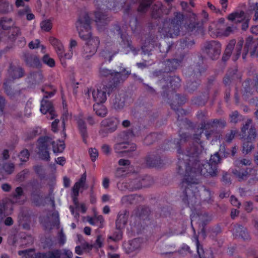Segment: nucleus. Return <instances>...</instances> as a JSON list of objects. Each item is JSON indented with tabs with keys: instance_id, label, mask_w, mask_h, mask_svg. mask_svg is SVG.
Returning a JSON list of instances; mask_svg holds the SVG:
<instances>
[{
	"instance_id": "6e6552de",
	"label": "nucleus",
	"mask_w": 258,
	"mask_h": 258,
	"mask_svg": "<svg viewBox=\"0 0 258 258\" xmlns=\"http://www.w3.org/2000/svg\"><path fill=\"white\" fill-rule=\"evenodd\" d=\"M202 50L210 59L217 60L221 54V44L218 41H208L204 43Z\"/></svg>"
},
{
	"instance_id": "338daca9",
	"label": "nucleus",
	"mask_w": 258,
	"mask_h": 258,
	"mask_svg": "<svg viewBox=\"0 0 258 258\" xmlns=\"http://www.w3.org/2000/svg\"><path fill=\"white\" fill-rule=\"evenodd\" d=\"M232 79V76L230 74H226L223 78V83L225 85H229Z\"/></svg>"
},
{
	"instance_id": "864d4df0",
	"label": "nucleus",
	"mask_w": 258,
	"mask_h": 258,
	"mask_svg": "<svg viewBox=\"0 0 258 258\" xmlns=\"http://www.w3.org/2000/svg\"><path fill=\"white\" fill-rule=\"evenodd\" d=\"M251 161L247 159H236L234 162V165L236 167H239L241 165H250Z\"/></svg>"
},
{
	"instance_id": "f03ea898",
	"label": "nucleus",
	"mask_w": 258,
	"mask_h": 258,
	"mask_svg": "<svg viewBox=\"0 0 258 258\" xmlns=\"http://www.w3.org/2000/svg\"><path fill=\"white\" fill-rule=\"evenodd\" d=\"M91 19L88 14L83 12L79 16L76 23V28L80 38L83 40H88L83 47L84 57L89 59L96 52L100 41L98 37L90 38Z\"/></svg>"
},
{
	"instance_id": "69168bd1",
	"label": "nucleus",
	"mask_w": 258,
	"mask_h": 258,
	"mask_svg": "<svg viewBox=\"0 0 258 258\" xmlns=\"http://www.w3.org/2000/svg\"><path fill=\"white\" fill-rule=\"evenodd\" d=\"M40 43V41L38 39H36L35 40V41H31L29 43V47L30 48V49H35V48H38L39 47V44Z\"/></svg>"
},
{
	"instance_id": "37998d69",
	"label": "nucleus",
	"mask_w": 258,
	"mask_h": 258,
	"mask_svg": "<svg viewBox=\"0 0 258 258\" xmlns=\"http://www.w3.org/2000/svg\"><path fill=\"white\" fill-rule=\"evenodd\" d=\"M173 47V45L166 42H164L162 44H160L159 46V49L160 51L163 53V56H165L167 53Z\"/></svg>"
},
{
	"instance_id": "bb28decb",
	"label": "nucleus",
	"mask_w": 258,
	"mask_h": 258,
	"mask_svg": "<svg viewBox=\"0 0 258 258\" xmlns=\"http://www.w3.org/2000/svg\"><path fill=\"white\" fill-rule=\"evenodd\" d=\"M129 212L126 210L120 212L116 220V226L117 229L123 227L127 223Z\"/></svg>"
},
{
	"instance_id": "e433bc0d",
	"label": "nucleus",
	"mask_w": 258,
	"mask_h": 258,
	"mask_svg": "<svg viewBox=\"0 0 258 258\" xmlns=\"http://www.w3.org/2000/svg\"><path fill=\"white\" fill-rule=\"evenodd\" d=\"M3 170L7 174H12L15 170V165L12 162H5L3 164L0 163V170Z\"/></svg>"
},
{
	"instance_id": "c9c22d12",
	"label": "nucleus",
	"mask_w": 258,
	"mask_h": 258,
	"mask_svg": "<svg viewBox=\"0 0 258 258\" xmlns=\"http://www.w3.org/2000/svg\"><path fill=\"white\" fill-rule=\"evenodd\" d=\"M101 103H96L93 105V109L95 111L97 115L100 117L105 116L107 113V110L106 107L101 104Z\"/></svg>"
},
{
	"instance_id": "58836bf2",
	"label": "nucleus",
	"mask_w": 258,
	"mask_h": 258,
	"mask_svg": "<svg viewBox=\"0 0 258 258\" xmlns=\"http://www.w3.org/2000/svg\"><path fill=\"white\" fill-rule=\"evenodd\" d=\"M168 81H169L171 87L173 90H175L180 86V79L178 76H170L168 78Z\"/></svg>"
},
{
	"instance_id": "473e14b6",
	"label": "nucleus",
	"mask_w": 258,
	"mask_h": 258,
	"mask_svg": "<svg viewBox=\"0 0 258 258\" xmlns=\"http://www.w3.org/2000/svg\"><path fill=\"white\" fill-rule=\"evenodd\" d=\"M78 126L80 133L83 138V141L86 142V139L87 137V127L85 121L81 118L77 120Z\"/></svg>"
},
{
	"instance_id": "a19ab883",
	"label": "nucleus",
	"mask_w": 258,
	"mask_h": 258,
	"mask_svg": "<svg viewBox=\"0 0 258 258\" xmlns=\"http://www.w3.org/2000/svg\"><path fill=\"white\" fill-rule=\"evenodd\" d=\"M13 10V6L10 5L7 1H5L0 4V12L6 14L11 12Z\"/></svg>"
},
{
	"instance_id": "2eb2a0df",
	"label": "nucleus",
	"mask_w": 258,
	"mask_h": 258,
	"mask_svg": "<svg viewBox=\"0 0 258 258\" xmlns=\"http://www.w3.org/2000/svg\"><path fill=\"white\" fill-rule=\"evenodd\" d=\"M42 91L45 92V94L41 101L40 111L42 113L46 114L48 111L53 110L54 109L52 103L45 98L53 96L54 94V92H45L43 88L42 89Z\"/></svg>"
},
{
	"instance_id": "20e7f679",
	"label": "nucleus",
	"mask_w": 258,
	"mask_h": 258,
	"mask_svg": "<svg viewBox=\"0 0 258 258\" xmlns=\"http://www.w3.org/2000/svg\"><path fill=\"white\" fill-rule=\"evenodd\" d=\"M131 74V71L126 68L120 67L119 71L109 70L102 64L99 69V76L101 78L109 77V80L107 84L110 86L117 87L120 84L128 77Z\"/></svg>"
},
{
	"instance_id": "a18cd8bd",
	"label": "nucleus",
	"mask_w": 258,
	"mask_h": 258,
	"mask_svg": "<svg viewBox=\"0 0 258 258\" xmlns=\"http://www.w3.org/2000/svg\"><path fill=\"white\" fill-rule=\"evenodd\" d=\"M257 135L255 128L254 126H251L246 140L248 141H254Z\"/></svg>"
},
{
	"instance_id": "412c9836",
	"label": "nucleus",
	"mask_w": 258,
	"mask_h": 258,
	"mask_svg": "<svg viewBox=\"0 0 258 258\" xmlns=\"http://www.w3.org/2000/svg\"><path fill=\"white\" fill-rule=\"evenodd\" d=\"M131 134L129 132H122L118 134L115 137V144L114 145L113 149L119 148L121 145L123 144L129 142L130 136Z\"/></svg>"
},
{
	"instance_id": "2f4dec72",
	"label": "nucleus",
	"mask_w": 258,
	"mask_h": 258,
	"mask_svg": "<svg viewBox=\"0 0 258 258\" xmlns=\"http://www.w3.org/2000/svg\"><path fill=\"white\" fill-rule=\"evenodd\" d=\"M86 180V173L85 172L83 173L79 181L77 182L73 187V192L74 195L75 197H78L79 195V191L81 187H84Z\"/></svg>"
},
{
	"instance_id": "9b49d317",
	"label": "nucleus",
	"mask_w": 258,
	"mask_h": 258,
	"mask_svg": "<svg viewBox=\"0 0 258 258\" xmlns=\"http://www.w3.org/2000/svg\"><path fill=\"white\" fill-rule=\"evenodd\" d=\"M153 179L150 176H146L143 178L139 177L131 181V185L133 189L147 187L153 183Z\"/></svg>"
},
{
	"instance_id": "4d7b16f0",
	"label": "nucleus",
	"mask_w": 258,
	"mask_h": 258,
	"mask_svg": "<svg viewBox=\"0 0 258 258\" xmlns=\"http://www.w3.org/2000/svg\"><path fill=\"white\" fill-rule=\"evenodd\" d=\"M238 133L237 130H231L225 135V141L228 143H230L234 139L235 135Z\"/></svg>"
},
{
	"instance_id": "09e8293b",
	"label": "nucleus",
	"mask_w": 258,
	"mask_h": 258,
	"mask_svg": "<svg viewBox=\"0 0 258 258\" xmlns=\"http://www.w3.org/2000/svg\"><path fill=\"white\" fill-rule=\"evenodd\" d=\"M157 138V134L152 133L146 137L144 140V143L147 145H149L153 143Z\"/></svg>"
},
{
	"instance_id": "79ce46f5",
	"label": "nucleus",
	"mask_w": 258,
	"mask_h": 258,
	"mask_svg": "<svg viewBox=\"0 0 258 258\" xmlns=\"http://www.w3.org/2000/svg\"><path fill=\"white\" fill-rule=\"evenodd\" d=\"M24 191L23 188L19 186L17 187L14 192L12 194V202L16 203L17 201L20 199V197L23 195Z\"/></svg>"
},
{
	"instance_id": "423d86ee",
	"label": "nucleus",
	"mask_w": 258,
	"mask_h": 258,
	"mask_svg": "<svg viewBox=\"0 0 258 258\" xmlns=\"http://www.w3.org/2000/svg\"><path fill=\"white\" fill-rule=\"evenodd\" d=\"M183 20V15L180 12L174 13V18L165 21L163 27L160 30L165 37L174 38L179 35L180 28Z\"/></svg>"
},
{
	"instance_id": "3c124183",
	"label": "nucleus",
	"mask_w": 258,
	"mask_h": 258,
	"mask_svg": "<svg viewBox=\"0 0 258 258\" xmlns=\"http://www.w3.org/2000/svg\"><path fill=\"white\" fill-rule=\"evenodd\" d=\"M252 141H248L246 140L243 144V151L245 153L247 154L251 151V150L254 148V146L252 144Z\"/></svg>"
},
{
	"instance_id": "680f3d73",
	"label": "nucleus",
	"mask_w": 258,
	"mask_h": 258,
	"mask_svg": "<svg viewBox=\"0 0 258 258\" xmlns=\"http://www.w3.org/2000/svg\"><path fill=\"white\" fill-rule=\"evenodd\" d=\"M109 238L114 241H118L122 238V233L120 230H118L114 232L113 235L110 236Z\"/></svg>"
},
{
	"instance_id": "052dcab7",
	"label": "nucleus",
	"mask_w": 258,
	"mask_h": 258,
	"mask_svg": "<svg viewBox=\"0 0 258 258\" xmlns=\"http://www.w3.org/2000/svg\"><path fill=\"white\" fill-rule=\"evenodd\" d=\"M181 43L183 44L182 46L187 47V48L191 47L195 43L193 39L190 40L187 38L183 39Z\"/></svg>"
},
{
	"instance_id": "1a4fd4ad",
	"label": "nucleus",
	"mask_w": 258,
	"mask_h": 258,
	"mask_svg": "<svg viewBox=\"0 0 258 258\" xmlns=\"http://www.w3.org/2000/svg\"><path fill=\"white\" fill-rule=\"evenodd\" d=\"M243 42L244 41L243 40H239L234 48V46L236 44V41L234 39L230 40L225 48L222 56V60L225 61L228 60L231 56L234 49V51L233 52V59L234 61L236 60L239 58L241 54Z\"/></svg>"
},
{
	"instance_id": "5701e85b",
	"label": "nucleus",
	"mask_w": 258,
	"mask_h": 258,
	"mask_svg": "<svg viewBox=\"0 0 258 258\" xmlns=\"http://www.w3.org/2000/svg\"><path fill=\"white\" fill-rule=\"evenodd\" d=\"M146 163L149 167H157L161 164V157L159 155L151 153L146 157Z\"/></svg>"
},
{
	"instance_id": "7c9ffc66",
	"label": "nucleus",
	"mask_w": 258,
	"mask_h": 258,
	"mask_svg": "<svg viewBox=\"0 0 258 258\" xmlns=\"http://www.w3.org/2000/svg\"><path fill=\"white\" fill-rule=\"evenodd\" d=\"M219 126L220 127H224L226 126V122L225 120L221 119H215L208 121L207 123H204L202 124V127L203 129H207L208 126Z\"/></svg>"
},
{
	"instance_id": "b1692460",
	"label": "nucleus",
	"mask_w": 258,
	"mask_h": 258,
	"mask_svg": "<svg viewBox=\"0 0 258 258\" xmlns=\"http://www.w3.org/2000/svg\"><path fill=\"white\" fill-rule=\"evenodd\" d=\"M233 235L236 237H240L244 240L249 239V235L247 233L246 228L240 225H235L232 229Z\"/></svg>"
},
{
	"instance_id": "ea45409f",
	"label": "nucleus",
	"mask_w": 258,
	"mask_h": 258,
	"mask_svg": "<svg viewBox=\"0 0 258 258\" xmlns=\"http://www.w3.org/2000/svg\"><path fill=\"white\" fill-rule=\"evenodd\" d=\"M60 251L56 250L54 251H49L47 253H42L40 256V258H60Z\"/></svg>"
},
{
	"instance_id": "6e6d98bb",
	"label": "nucleus",
	"mask_w": 258,
	"mask_h": 258,
	"mask_svg": "<svg viewBox=\"0 0 258 258\" xmlns=\"http://www.w3.org/2000/svg\"><path fill=\"white\" fill-rule=\"evenodd\" d=\"M202 25L203 24L200 22H191L188 25V29L190 31L198 30L202 27Z\"/></svg>"
},
{
	"instance_id": "7ed1b4c3",
	"label": "nucleus",
	"mask_w": 258,
	"mask_h": 258,
	"mask_svg": "<svg viewBox=\"0 0 258 258\" xmlns=\"http://www.w3.org/2000/svg\"><path fill=\"white\" fill-rule=\"evenodd\" d=\"M190 138V136L186 133H182L179 135V139H175L174 143L176 145L178 154L177 163V172H182V169H187L188 165L192 163L196 165L198 154H200L198 147L194 145H189L184 151L182 150V146Z\"/></svg>"
},
{
	"instance_id": "e2e57ef3",
	"label": "nucleus",
	"mask_w": 258,
	"mask_h": 258,
	"mask_svg": "<svg viewBox=\"0 0 258 258\" xmlns=\"http://www.w3.org/2000/svg\"><path fill=\"white\" fill-rule=\"evenodd\" d=\"M230 122L236 123L239 120V113L237 111H234L229 115Z\"/></svg>"
},
{
	"instance_id": "4c0bfd02",
	"label": "nucleus",
	"mask_w": 258,
	"mask_h": 258,
	"mask_svg": "<svg viewBox=\"0 0 258 258\" xmlns=\"http://www.w3.org/2000/svg\"><path fill=\"white\" fill-rule=\"evenodd\" d=\"M153 0H142L138 8V11L140 13H146L153 3Z\"/></svg>"
},
{
	"instance_id": "dca6fc26",
	"label": "nucleus",
	"mask_w": 258,
	"mask_h": 258,
	"mask_svg": "<svg viewBox=\"0 0 258 258\" xmlns=\"http://www.w3.org/2000/svg\"><path fill=\"white\" fill-rule=\"evenodd\" d=\"M119 51L118 48H115V44L107 45L100 53V57L104 59L105 61H110L112 57L117 54Z\"/></svg>"
},
{
	"instance_id": "aec40b11",
	"label": "nucleus",
	"mask_w": 258,
	"mask_h": 258,
	"mask_svg": "<svg viewBox=\"0 0 258 258\" xmlns=\"http://www.w3.org/2000/svg\"><path fill=\"white\" fill-rule=\"evenodd\" d=\"M22 58L26 64L28 66L37 67L40 64L39 59L37 56L27 52H25L23 53Z\"/></svg>"
},
{
	"instance_id": "9d476101",
	"label": "nucleus",
	"mask_w": 258,
	"mask_h": 258,
	"mask_svg": "<svg viewBox=\"0 0 258 258\" xmlns=\"http://www.w3.org/2000/svg\"><path fill=\"white\" fill-rule=\"evenodd\" d=\"M118 123V120L115 117L107 118L102 120L101 122L102 128L99 132V135L103 137H106L108 133L116 131Z\"/></svg>"
},
{
	"instance_id": "6ab92c4d",
	"label": "nucleus",
	"mask_w": 258,
	"mask_h": 258,
	"mask_svg": "<svg viewBox=\"0 0 258 258\" xmlns=\"http://www.w3.org/2000/svg\"><path fill=\"white\" fill-rule=\"evenodd\" d=\"M253 170L252 168H246L245 169H234L232 173L238 181L246 180L249 176L250 173Z\"/></svg>"
},
{
	"instance_id": "f8f14e48",
	"label": "nucleus",
	"mask_w": 258,
	"mask_h": 258,
	"mask_svg": "<svg viewBox=\"0 0 258 258\" xmlns=\"http://www.w3.org/2000/svg\"><path fill=\"white\" fill-rule=\"evenodd\" d=\"M8 72L9 77L13 80L19 79L25 75V71L21 66L12 63L10 64Z\"/></svg>"
},
{
	"instance_id": "f257e3e1",
	"label": "nucleus",
	"mask_w": 258,
	"mask_h": 258,
	"mask_svg": "<svg viewBox=\"0 0 258 258\" xmlns=\"http://www.w3.org/2000/svg\"><path fill=\"white\" fill-rule=\"evenodd\" d=\"M196 165L190 163L187 169L178 171V173L183 175L181 182V187L183 188L182 200L185 203L194 207L198 202L196 196L198 191L197 187L195 185L199 183L198 177L200 175L205 176H215L217 175V167L209 162L201 164L199 160V154H198Z\"/></svg>"
},
{
	"instance_id": "f704fd0d",
	"label": "nucleus",
	"mask_w": 258,
	"mask_h": 258,
	"mask_svg": "<svg viewBox=\"0 0 258 258\" xmlns=\"http://www.w3.org/2000/svg\"><path fill=\"white\" fill-rule=\"evenodd\" d=\"M112 103L115 109H120L124 105V99L120 94L116 95L112 100Z\"/></svg>"
},
{
	"instance_id": "49530a36",
	"label": "nucleus",
	"mask_w": 258,
	"mask_h": 258,
	"mask_svg": "<svg viewBox=\"0 0 258 258\" xmlns=\"http://www.w3.org/2000/svg\"><path fill=\"white\" fill-rule=\"evenodd\" d=\"M42 61L44 63L51 68L55 66V63L53 58L50 57L48 54L44 55L42 57Z\"/></svg>"
},
{
	"instance_id": "de8ad7c7",
	"label": "nucleus",
	"mask_w": 258,
	"mask_h": 258,
	"mask_svg": "<svg viewBox=\"0 0 258 258\" xmlns=\"http://www.w3.org/2000/svg\"><path fill=\"white\" fill-rule=\"evenodd\" d=\"M221 158L218 152L211 156L209 162L217 167V165L220 163Z\"/></svg>"
},
{
	"instance_id": "c756f323",
	"label": "nucleus",
	"mask_w": 258,
	"mask_h": 258,
	"mask_svg": "<svg viewBox=\"0 0 258 258\" xmlns=\"http://www.w3.org/2000/svg\"><path fill=\"white\" fill-rule=\"evenodd\" d=\"M49 41L50 43L55 47L58 56H62L63 53V46L61 43L58 39L54 37L49 38Z\"/></svg>"
},
{
	"instance_id": "4468645a",
	"label": "nucleus",
	"mask_w": 258,
	"mask_h": 258,
	"mask_svg": "<svg viewBox=\"0 0 258 258\" xmlns=\"http://www.w3.org/2000/svg\"><path fill=\"white\" fill-rule=\"evenodd\" d=\"M43 76L40 71L31 72L28 75L26 81L31 87L43 82Z\"/></svg>"
},
{
	"instance_id": "bf43d9fd",
	"label": "nucleus",
	"mask_w": 258,
	"mask_h": 258,
	"mask_svg": "<svg viewBox=\"0 0 258 258\" xmlns=\"http://www.w3.org/2000/svg\"><path fill=\"white\" fill-rule=\"evenodd\" d=\"M89 154L92 161H95L98 156V153L95 148H90L89 150Z\"/></svg>"
},
{
	"instance_id": "39448f33",
	"label": "nucleus",
	"mask_w": 258,
	"mask_h": 258,
	"mask_svg": "<svg viewBox=\"0 0 258 258\" xmlns=\"http://www.w3.org/2000/svg\"><path fill=\"white\" fill-rule=\"evenodd\" d=\"M37 142V148L38 149L37 154L41 159L46 161L50 160L48 147L50 144L52 145L54 153H61L65 148L63 142L59 141V144H56L55 142L52 141V139L48 136L40 137L38 139Z\"/></svg>"
},
{
	"instance_id": "13d9d810",
	"label": "nucleus",
	"mask_w": 258,
	"mask_h": 258,
	"mask_svg": "<svg viewBox=\"0 0 258 258\" xmlns=\"http://www.w3.org/2000/svg\"><path fill=\"white\" fill-rule=\"evenodd\" d=\"M29 173V171L27 169L23 170L20 172L16 176L17 180L19 181H23L26 175Z\"/></svg>"
},
{
	"instance_id": "4be33fe9",
	"label": "nucleus",
	"mask_w": 258,
	"mask_h": 258,
	"mask_svg": "<svg viewBox=\"0 0 258 258\" xmlns=\"http://www.w3.org/2000/svg\"><path fill=\"white\" fill-rule=\"evenodd\" d=\"M137 149V146L134 143L131 142H127L122 145H121L119 147V148L117 149V148L114 149V151L116 153L118 154H122V153H129L130 154L131 152L136 151Z\"/></svg>"
},
{
	"instance_id": "8fccbe9b",
	"label": "nucleus",
	"mask_w": 258,
	"mask_h": 258,
	"mask_svg": "<svg viewBox=\"0 0 258 258\" xmlns=\"http://www.w3.org/2000/svg\"><path fill=\"white\" fill-rule=\"evenodd\" d=\"M29 152L27 149L23 150L19 155L20 160L22 162H27L29 159Z\"/></svg>"
},
{
	"instance_id": "c03bdc74",
	"label": "nucleus",
	"mask_w": 258,
	"mask_h": 258,
	"mask_svg": "<svg viewBox=\"0 0 258 258\" xmlns=\"http://www.w3.org/2000/svg\"><path fill=\"white\" fill-rule=\"evenodd\" d=\"M200 84L199 81H192L191 80H189L186 85V89L188 92H192L195 91Z\"/></svg>"
},
{
	"instance_id": "774afa93",
	"label": "nucleus",
	"mask_w": 258,
	"mask_h": 258,
	"mask_svg": "<svg viewBox=\"0 0 258 258\" xmlns=\"http://www.w3.org/2000/svg\"><path fill=\"white\" fill-rule=\"evenodd\" d=\"M37 132L36 130H33L27 134L26 140H30L35 138L37 135Z\"/></svg>"
},
{
	"instance_id": "c85d7f7f",
	"label": "nucleus",
	"mask_w": 258,
	"mask_h": 258,
	"mask_svg": "<svg viewBox=\"0 0 258 258\" xmlns=\"http://www.w3.org/2000/svg\"><path fill=\"white\" fill-rule=\"evenodd\" d=\"M246 18L245 13L243 11L236 12L229 14L227 19L235 23H241Z\"/></svg>"
},
{
	"instance_id": "72a5a7b5",
	"label": "nucleus",
	"mask_w": 258,
	"mask_h": 258,
	"mask_svg": "<svg viewBox=\"0 0 258 258\" xmlns=\"http://www.w3.org/2000/svg\"><path fill=\"white\" fill-rule=\"evenodd\" d=\"M52 216L53 217V221L52 224L50 226L48 224H45L44 226L46 229H48L50 230L52 229L53 227H56V228L58 229L59 228V214L58 212L55 211L52 214Z\"/></svg>"
},
{
	"instance_id": "5fc2aeb1",
	"label": "nucleus",
	"mask_w": 258,
	"mask_h": 258,
	"mask_svg": "<svg viewBox=\"0 0 258 258\" xmlns=\"http://www.w3.org/2000/svg\"><path fill=\"white\" fill-rule=\"evenodd\" d=\"M41 29L45 31H49L52 28V23L49 20L42 21L40 24Z\"/></svg>"
},
{
	"instance_id": "0eeeda50",
	"label": "nucleus",
	"mask_w": 258,
	"mask_h": 258,
	"mask_svg": "<svg viewBox=\"0 0 258 258\" xmlns=\"http://www.w3.org/2000/svg\"><path fill=\"white\" fill-rule=\"evenodd\" d=\"M116 88L114 86L102 84L96 90L88 89L87 94L89 97L91 94L93 100L96 103H103L106 101L107 96H109Z\"/></svg>"
},
{
	"instance_id": "0e129e2a",
	"label": "nucleus",
	"mask_w": 258,
	"mask_h": 258,
	"mask_svg": "<svg viewBox=\"0 0 258 258\" xmlns=\"http://www.w3.org/2000/svg\"><path fill=\"white\" fill-rule=\"evenodd\" d=\"M125 170L122 168H118L115 172V176L116 178H120L124 175Z\"/></svg>"
},
{
	"instance_id": "cd10ccee",
	"label": "nucleus",
	"mask_w": 258,
	"mask_h": 258,
	"mask_svg": "<svg viewBox=\"0 0 258 258\" xmlns=\"http://www.w3.org/2000/svg\"><path fill=\"white\" fill-rule=\"evenodd\" d=\"M164 7L160 3L154 4L152 7L151 16L154 19L161 18L163 16Z\"/></svg>"
},
{
	"instance_id": "603ef678",
	"label": "nucleus",
	"mask_w": 258,
	"mask_h": 258,
	"mask_svg": "<svg viewBox=\"0 0 258 258\" xmlns=\"http://www.w3.org/2000/svg\"><path fill=\"white\" fill-rule=\"evenodd\" d=\"M116 30L117 32V35H118L120 38L122 39V42L124 43V45H126V46L130 48V49L132 51H135V49H133V47L131 45V42L128 40H125L123 37L122 34L121 33L120 29L119 26H116Z\"/></svg>"
},
{
	"instance_id": "393cba45",
	"label": "nucleus",
	"mask_w": 258,
	"mask_h": 258,
	"mask_svg": "<svg viewBox=\"0 0 258 258\" xmlns=\"http://www.w3.org/2000/svg\"><path fill=\"white\" fill-rule=\"evenodd\" d=\"M242 89V97L247 100L251 96L253 92V83L251 80H247L243 83Z\"/></svg>"
},
{
	"instance_id": "a211bd4d",
	"label": "nucleus",
	"mask_w": 258,
	"mask_h": 258,
	"mask_svg": "<svg viewBox=\"0 0 258 258\" xmlns=\"http://www.w3.org/2000/svg\"><path fill=\"white\" fill-rule=\"evenodd\" d=\"M123 247L125 252L127 254L138 251L141 247V240L138 238L134 239L124 243Z\"/></svg>"
},
{
	"instance_id": "a878e982",
	"label": "nucleus",
	"mask_w": 258,
	"mask_h": 258,
	"mask_svg": "<svg viewBox=\"0 0 258 258\" xmlns=\"http://www.w3.org/2000/svg\"><path fill=\"white\" fill-rule=\"evenodd\" d=\"M4 87L5 93L11 99H14L19 96L21 94V90L19 89L12 88L10 85V81H7L4 84Z\"/></svg>"
},
{
	"instance_id": "ddd939ff",
	"label": "nucleus",
	"mask_w": 258,
	"mask_h": 258,
	"mask_svg": "<svg viewBox=\"0 0 258 258\" xmlns=\"http://www.w3.org/2000/svg\"><path fill=\"white\" fill-rule=\"evenodd\" d=\"M258 46V42L253 40L252 37H248L246 40L242 53V58L245 59L248 51L251 50L250 52L251 56L254 55L256 50Z\"/></svg>"
},
{
	"instance_id": "f3484780",
	"label": "nucleus",
	"mask_w": 258,
	"mask_h": 258,
	"mask_svg": "<svg viewBox=\"0 0 258 258\" xmlns=\"http://www.w3.org/2000/svg\"><path fill=\"white\" fill-rule=\"evenodd\" d=\"M185 57L184 53H181L176 58L168 59L166 61V69L168 72H171L176 70L182 62Z\"/></svg>"
}]
</instances>
